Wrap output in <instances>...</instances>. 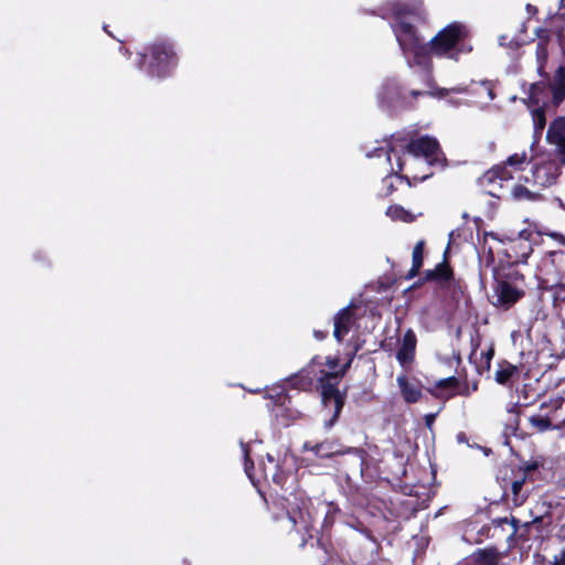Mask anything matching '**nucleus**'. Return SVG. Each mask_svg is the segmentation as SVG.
Here are the masks:
<instances>
[{"mask_svg": "<svg viewBox=\"0 0 565 565\" xmlns=\"http://www.w3.org/2000/svg\"><path fill=\"white\" fill-rule=\"evenodd\" d=\"M557 14L559 17H565V0H561V7Z\"/></svg>", "mask_w": 565, "mask_h": 565, "instance_id": "42", "label": "nucleus"}, {"mask_svg": "<svg viewBox=\"0 0 565 565\" xmlns=\"http://www.w3.org/2000/svg\"><path fill=\"white\" fill-rule=\"evenodd\" d=\"M511 196L515 201H537L540 194L533 192L522 184H515L511 190Z\"/></svg>", "mask_w": 565, "mask_h": 565, "instance_id": "24", "label": "nucleus"}, {"mask_svg": "<svg viewBox=\"0 0 565 565\" xmlns=\"http://www.w3.org/2000/svg\"><path fill=\"white\" fill-rule=\"evenodd\" d=\"M527 162V153L524 150L509 156L505 160L508 167H510L514 172L522 171Z\"/></svg>", "mask_w": 565, "mask_h": 565, "instance_id": "26", "label": "nucleus"}, {"mask_svg": "<svg viewBox=\"0 0 565 565\" xmlns=\"http://www.w3.org/2000/svg\"><path fill=\"white\" fill-rule=\"evenodd\" d=\"M451 270L447 264H439L435 269L425 273L426 280L446 281L450 278Z\"/></svg>", "mask_w": 565, "mask_h": 565, "instance_id": "25", "label": "nucleus"}, {"mask_svg": "<svg viewBox=\"0 0 565 565\" xmlns=\"http://www.w3.org/2000/svg\"><path fill=\"white\" fill-rule=\"evenodd\" d=\"M524 295V291L507 280H498L493 290V305L509 309Z\"/></svg>", "mask_w": 565, "mask_h": 565, "instance_id": "9", "label": "nucleus"}, {"mask_svg": "<svg viewBox=\"0 0 565 565\" xmlns=\"http://www.w3.org/2000/svg\"><path fill=\"white\" fill-rule=\"evenodd\" d=\"M416 8H411L398 1H391L383 6L382 17L391 19V26L396 41L409 66H428L427 43L417 34L415 28L409 22L411 17L418 15Z\"/></svg>", "mask_w": 565, "mask_h": 565, "instance_id": "2", "label": "nucleus"}, {"mask_svg": "<svg viewBox=\"0 0 565 565\" xmlns=\"http://www.w3.org/2000/svg\"><path fill=\"white\" fill-rule=\"evenodd\" d=\"M513 173L514 171L504 162V164H498L492 169L488 170L479 179V182L483 188H487L488 185H491L495 181L502 182L512 180L514 178Z\"/></svg>", "mask_w": 565, "mask_h": 565, "instance_id": "20", "label": "nucleus"}, {"mask_svg": "<svg viewBox=\"0 0 565 565\" xmlns=\"http://www.w3.org/2000/svg\"><path fill=\"white\" fill-rule=\"evenodd\" d=\"M417 339L413 330L408 329L402 339V343L396 353V359L401 366L406 367L412 364L415 358Z\"/></svg>", "mask_w": 565, "mask_h": 565, "instance_id": "17", "label": "nucleus"}, {"mask_svg": "<svg viewBox=\"0 0 565 565\" xmlns=\"http://www.w3.org/2000/svg\"><path fill=\"white\" fill-rule=\"evenodd\" d=\"M350 364L351 360L339 369L338 358L328 356L323 361L322 358L315 356L306 369L289 380L291 385L300 391L309 390L315 380L319 383L322 405L324 409L332 413L331 418L324 423L328 429L335 424L343 408L344 395L339 391L338 385Z\"/></svg>", "mask_w": 565, "mask_h": 565, "instance_id": "1", "label": "nucleus"}, {"mask_svg": "<svg viewBox=\"0 0 565 565\" xmlns=\"http://www.w3.org/2000/svg\"><path fill=\"white\" fill-rule=\"evenodd\" d=\"M439 154V145L436 139L424 136L413 140L402 132H396L391 136L386 150L376 148L373 152H369L367 157L384 156L393 171L402 172L408 163L420 158L425 159L427 163H433L438 160Z\"/></svg>", "mask_w": 565, "mask_h": 565, "instance_id": "3", "label": "nucleus"}, {"mask_svg": "<svg viewBox=\"0 0 565 565\" xmlns=\"http://www.w3.org/2000/svg\"><path fill=\"white\" fill-rule=\"evenodd\" d=\"M530 423L532 424L533 427L537 428L540 431H545V430L552 428V423L550 422V419L547 417H544L541 415L532 416L530 418Z\"/></svg>", "mask_w": 565, "mask_h": 565, "instance_id": "32", "label": "nucleus"}, {"mask_svg": "<svg viewBox=\"0 0 565 565\" xmlns=\"http://www.w3.org/2000/svg\"><path fill=\"white\" fill-rule=\"evenodd\" d=\"M537 42L535 49L536 72L543 77L547 78L546 65L550 54L551 38L554 33L547 29H540L536 32Z\"/></svg>", "mask_w": 565, "mask_h": 565, "instance_id": "10", "label": "nucleus"}, {"mask_svg": "<svg viewBox=\"0 0 565 565\" xmlns=\"http://www.w3.org/2000/svg\"><path fill=\"white\" fill-rule=\"evenodd\" d=\"M492 356H493V350L492 349L488 350L487 352H482L481 353V360L484 363L487 369L490 367V362H491Z\"/></svg>", "mask_w": 565, "mask_h": 565, "instance_id": "37", "label": "nucleus"}, {"mask_svg": "<svg viewBox=\"0 0 565 565\" xmlns=\"http://www.w3.org/2000/svg\"><path fill=\"white\" fill-rule=\"evenodd\" d=\"M504 39H505L504 36H501V38H500V45H504V42H503V41H504Z\"/></svg>", "mask_w": 565, "mask_h": 565, "instance_id": "48", "label": "nucleus"}, {"mask_svg": "<svg viewBox=\"0 0 565 565\" xmlns=\"http://www.w3.org/2000/svg\"><path fill=\"white\" fill-rule=\"evenodd\" d=\"M428 392L440 399H449L456 395H469V388L459 391V380L456 376H449L441 379L435 383V385L428 388Z\"/></svg>", "mask_w": 565, "mask_h": 565, "instance_id": "13", "label": "nucleus"}, {"mask_svg": "<svg viewBox=\"0 0 565 565\" xmlns=\"http://www.w3.org/2000/svg\"><path fill=\"white\" fill-rule=\"evenodd\" d=\"M241 448H242V451H243V455H244V467H245V471H246L247 476H248L249 478H252L250 469L254 467V463H253V461L249 459V448H248V444H247V443H244V441H241Z\"/></svg>", "mask_w": 565, "mask_h": 565, "instance_id": "34", "label": "nucleus"}, {"mask_svg": "<svg viewBox=\"0 0 565 565\" xmlns=\"http://www.w3.org/2000/svg\"><path fill=\"white\" fill-rule=\"evenodd\" d=\"M386 215L390 216L392 220L403 221L407 223H411L415 220L414 215L411 212L406 211L405 209L398 205L390 206L386 211Z\"/></svg>", "mask_w": 565, "mask_h": 565, "instance_id": "28", "label": "nucleus"}, {"mask_svg": "<svg viewBox=\"0 0 565 565\" xmlns=\"http://www.w3.org/2000/svg\"><path fill=\"white\" fill-rule=\"evenodd\" d=\"M532 119L534 124V129L536 131H542L545 127L546 120L545 113L541 107H537L532 111Z\"/></svg>", "mask_w": 565, "mask_h": 565, "instance_id": "31", "label": "nucleus"}, {"mask_svg": "<svg viewBox=\"0 0 565 565\" xmlns=\"http://www.w3.org/2000/svg\"><path fill=\"white\" fill-rule=\"evenodd\" d=\"M326 335H327V333H326V332H322V331H316V332H315V337H316L318 340H322V339H324V338H326Z\"/></svg>", "mask_w": 565, "mask_h": 565, "instance_id": "43", "label": "nucleus"}, {"mask_svg": "<svg viewBox=\"0 0 565 565\" xmlns=\"http://www.w3.org/2000/svg\"><path fill=\"white\" fill-rule=\"evenodd\" d=\"M412 95L416 97V96H418V95H422V93H420V92H417V90H413V92H412Z\"/></svg>", "mask_w": 565, "mask_h": 565, "instance_id": "47", "label": "nucleus"}, {"mask_svg": "<svg viewBox=\"0 0 565 565\" xmlns=\"http://www.w3.org/2000/svg\"><path fill=\"white\" fill-rule=\"evenodd\" d=\"M267 460L270 465H273L271 468H268V467H265L264 468V473H265V477L267 478L268 477V472H271V479L275 483L277 484H282L286 480V476L284 472L279 471V467L276 462V459L270 455V454H267Z\"/></svg>", "mask_w": 565, "mask_h": 565, "instance_id": "27", "label": "nucleus"}, {"mask_svg": "<svg viewBox=\"0 0 565 565\" xmlns=\"http://www.w3.org/2000/svg\"><path fill=\"white\" fill-rule=\"evenodd\" d=\"M449 92H455V93L463 94V93H466V92H467V88H466V87H463V86H458V87H455V88H451V89H440V90L437 93V95H438L439 97H443V96H445V95H446L447 93H449Z\"/></svg>", "mask_w": 565, "mask_h": 565, "instance_id": "36", "label": "nucleus"}, {"mask_svg": "<svg viewBox=\"0 0 565 565\" xmlns=\"http://www.w3.org/2000/svg\"><path fill=\"white\" fill-rule=\"evenodd\" d=\"M425 419H426V425L428 427H430L434 423L435 415L434 414L426 415Z\"/></svg>", "mask_w": 565, "mask_h": 565, "instance_id": "41", "label": "nucleus"}, {"mask_svg": "<svg viewBox=\"0 0 565 565\" xmlns=\"http://www.w3.org/2000/svg\"><path fill=\"white\" fill-rule=\"evenodd\" d=\"M510 523L511 526H512V533H511V536L515 535L519 533V531L521 530V527H524V529H527L529 526H531L532 522H524V523H521L520 520H518L516 518H511V520L509 521L507 518L504 519H501L500 520V523Z\"/></svg>", "mask_w": 565, "mask_h": 565, "instance_id": "33", "label": "nucleus"}, {"mask_svg": "<svg viewBox=\"0 0 565 565\" xmlns=\"http://www.w3.org/2000/svg\"><path fill=\"white\" fill-rule=\"evenodd\" d=\"M396 383L405 403L414 404L420 401L423 390L417 379L401 374L396 377Z\"/></svg>", "mask_w": 565, "mask_h": 565, "instance_id": "16", "label": "nucleus"}, {"mask_svg": "<svg viewBox=\"0 0 565 565\" xmlns=\"http://www.w3.org/2000/svg\"><path fill=\"white\" fill-rule=\"evenodd\" d=\"M457 565H472V561L469 558H465L460 561Z\"/></svg>", "mask_w": 565, "mask_h": 565, "instance_id": "44", "label": "nucleus"}, {"mask_svg": "<svg viewBox=\"0 0 565 565\" xmlns=\"http://www.w3.org/2000/svg\"><path fill=\"white\" fill-rule=\"evenodd\" d=\"M526 10H527L529 12H534V11H536L535 7H533V6H531V4H527V6H526Z\"/></svg>", "mask_w": 565, "mask_h": 565, "instance_id": "45", "label": "nucleus"}, {"mask_svg": "<svg viewBox=\"0 0 565 565\" xmlns=\"http://www.w3.org/2000/svg\"><path fill=\"white\" fill-rule=\"evenodd\" d=\"M334 330L333 335L338 342L343 341L344 337L350 332L354 317L350 307L341 309L333 319Z\"/></svg>", "mask_w": 565, "mask_h": 565, "instance_id": "18", "label": "nucleus"}, {"mask_svg": "<svg viewBox=\"0 0 565 565\" xmlns=\"http://www.w3.org/2000/svg\"><path fill=\"white\" fill-rule=\"evenodd\" d=\"M503 554L495 547L478 548L471 555V561L479 565H498Z\"/></svg>", "mask_w": 565, "mask_h": 565, "instance_id": "21", "label": "nucleus"}, {"mask_svg": "<svg viewBox=\"0 0 565 565\" xmlns=\"http://www.w3.org/2000/svg\"><path fill=\"white\" fill-rule=\"evenodd\" d=\"M338 512H339V508L335 504H333L332 502L328 503L326 522L329 520V518H332Z\"/></svg>", "mask_w": 565, "mask_h": 565, "instance_id": "40", "label": "nucleus"}, {"mask_svg": "<svg viewBox=\"0 0 565 565\" xmlns=\"http://www.w3.org/2000/svg\"><path fill=\"white\" fill-rule=\"evenodd\" d=\"M177 65V57L170 44L154 43L140 54L139 67L150 76L163 77Z\"/></svg>", "mask_w": 565, "mask_h": 565, "instance_id": "5", "label": "nucleus"}, {"mask_svg": "<svg viewBox=\"0 0 565 565\" xmlns=\"http://www.w3.org/2000/svg\"><path fill=\"white\" fill-rule=\"evenodd\" d=\"M552 565H565V547L554 556Z\"/></svg>", "mask_w": 565, "mask_h": 565, "instance_id": "39", "label": "nucleus"}, {"mask_svg": "<svg viewBox=\"0 0 565 565\" xmlns=\"http://www.w3.org/2000/svg\"><path fill=\"white\" fill-rule=\"evenodd\" d=\"M321 448H322V445H317L315 448H313V451L316 454H319L321 451Z\"/></svg>", "mask_w": 565, "mask_h": 565, "instance_id": "46", "label": "nucleus"}, {"mask_svg": "<svg viewBox=\"0 0 565 565\" xmlns=\"http://www.w3.org/2000/svg\"><path fill=\"white\" fill-rule=\"evenodd\" d=\"M489 194L495 195L492 190H488Z\"/></svg>", "mask_w": 565, "mask_h": 565, "instance_id": "50", "label": "nucleus"}, {"mask_svg": "<svg viewBox=\"0 0 565 565\" xmlns=\"http://www.w3.org/2000/svg\"><path fill=\"white\" fill-rule=\"evenodd\" d=\"M468 29L459 22H452L440 30L428 43V63L430 56L446 57L458 61L460 54L472 51V46L465 43Z\"/></svg>", "mask_w": 565, "mask_h": 565, "instance_id": "4", "label": "nucleus"}, {"mask_svg": "<svg viewBox=\"0 0 565 565\" xmlns=\"http://www.w3.org/2000/svg\"><path fill=\"white\" fill-rule=\"evenodd\" d=\"M393 178L401 179V180L403 179V177L399 175V172L393 171L392 167L390 166V173L383 179V184L387 188L385 194H390L394 190Z\"/></svg>", "mask_w": 565, "mask_h": 565, "instance_id": "35", "label": "nucleus"}, {"mask_svg": "<svg viewBox=\"0 0 565 565\" xmlns=\"http://www.w3.org/2000/svg\"><path fill=\"white\" fill-rule=\"evenodd\" d=\"M532 233L527 230H523L519 233V237L511 241L509 248V257L511 263H525L530 254L532 253V246L530 244Z\"/></svg>", "mask_w": 565, "mask_h": 565, "instance_id": "14", "label": "nucleus"}, {"mask_svg": "<svg viewBox=\"0 0 565 565\" xmlns=\"http://www.w3.org/2000/svg\"><path fill=\"white\" fill-rule=\"evenodd\" d=\"M269 398L274 399L271 413L278 425L287 427L301 417V413L291 407L290 397L284 394L282 391L270 395Z\"/></svg>", "mask_w": 565, "mask_h": 565, "instance_id": "8", "label": "nucleus"}, {"mask_svg": "<svg viewBox=\"0 0 565 565\" xmlns=\"http://www.w3.org/2000/svg\"><path fill=\"white\" fill-rule=\"evenodd\" d=\"M552 95V104L557 107L565 99V66L561 65L556 68L548 83Z\"/></svg>", "mask_w": 565, "mask_h": 565, "instance_id": "19", "label": "nucleus"}, {"mask_svg": "<svg viewBox=\"0 0 565 565\" xmlns=\"http://www.w3.org/2000/svg\"><path fill=\"white\" fill-rule=\"evenodd\" d=\"M562 163L550 152H541L534 158L532 166V183L540 188L554 185L559 175Z\"/></svg>", "mask_w": 565, "mask_h": 565, "instance_id": "6", "label": "nucleus"}, {"mask_svg": "<svg viewBox=\"0 0 565 565\" xmlns=\"http://www.w3.org/2000/svg\"><path fill=\"white\" fill-rule=\"evenodd\" d=\"M546 142L551 152L562 164H565V116L551 121L546 131Z\"/></svg>", "mask_w": 565, "mask_h": 565, "instance_id": "7", "label": "nucleus"}, {"mask_svg": "<svg viewBox=\"0 0 565 565\" xmlns=\"http://www.w3.org/2000/svg\"><path fill=\"white\" fill-rule=\"evenodd\" d=\"M545 97V85L542 83H534L530 86L529 99L532 104L539 106L541 103L544 104Z\"/></svg>", "mask_w": 565, "mask_h": 565, "instance_id": "29", "label": "nucleus"}, {"mask_svg": "<svg viewBox=\"0 0 565 565\" xmlns=\"http://www.w3.org/2000/svg\"><path fill=\"white\" fill-rule=\"evenodd\" d=\"M514 373H516L515 366L510 364L502 366L495 372V381L500 384H507Z\"/></svg>", "mask_w": 565, "mask_h": 565, "instance_id": "30", "label": "nucleus"}, {"mask_svg": "<svg viewBox=\"0 0 565 565\" xmlns=\"http://www.w3.org/2000/svg\"><path fill=\"white\" fill-rule=\"evenodd\" d=\"M424 244V241H419L414 246L412 255V268L406 275L407 279L414 278L418 274L420 267L423 266Z\"/></svg>", "mask_w": 565, "mask_h": 565, "instance_id": "23", "label": "nucleus"}, {"mask_svg": "<svg viewBox=\"0 0 565 565\" xmlns=\"http://www.w3.org/2000/svg\"><path fill=\"white\" fill-rule=\"evenodd\" d=\"M525 481H526V477L522 476V477L515 479L514 481H512V483H511V493L508 494V498H510V500L512 501V503L515 507L522 505L527 498L529 490L525 489V487H524Z\"/></svg>", "mask_w": 565, "mask_h": 565, "instance_id": "22", "label": "nucleus"}, {"mask_svg": "<svg viewBox=\"0 0 565 565\" xmlns=\"http://www.w3.org/2000/svg\"><path fill=\"white\" fill-rule=\"evenodd\" d=\"M537 467H539V465H537V462H536V461L524 465V466H523V468H522V469H523V475H522V476H525V477L527 478V476H529L532 471L536 470V469H537Z\"/></svg>", "mask_w": 565, "mask_h": 565, "instance_id": "38", "label": "nucleus"}, {"mask_svg": "<svg viewBox=\"0 0 565 565\" xmlns=\"http://www.w3.org/2000/svg\"><path fill=\"white\" fill-rule=\"evenodd\" d=\"M562 243L565 245L564 237ZM548 264L554 267V271H546L548 276L546 281L552 282L554 286L565 287V249L548 253L547 258L544 260V266Z\"/></svg>", "mask_w": 565, "mask_h": 565, "instance_id": "11", "label": "nucleus"}, {"mask_svg": "<svg viewBox=\"0 0 565 565\" xmlns=\"http://www.w3.org/2000/svg\"><path fill=\"white\" fill-rule=\"evenodd\" d=\"M471 390L476 391L477 390V384H473V386H471Z\"/></svg>", "mask_w": 565, "mask_h": 565, "instance_id": "49", "label": "nucleus"}, {"mask_svg": "<svg viewBox=\"0 0 565 565\" xmlns=\"http://www.w3.org/2000/svg\"><path fill=\"white\" fill-rule=\"evenodd\" d=\"M295 501L290 503L288 518L294 525L298 523L305 526L309 525L312 520L310 512L311 501L309 498L294 495Z\"/></svg>", "mask_w": 565, "mask_h": 565, "instance_id": "15", "label": "nucleus"}, {"mask_svg": "<svg viewBox=\"0 0 565 565\" xmlns=\"http://www.w3.org/2000/svg\"><path fill=\"white\" fill-rule=\"evenodd\" d=\"M381 107L387 109L402 107L406 105L405 97L402 95L399 85L395 79H386L379 93Z\"/></svg>", "mask_w": 565, "mask_h": 565, "instance_id": "12", "label": "nucleus"}]
</instances>
